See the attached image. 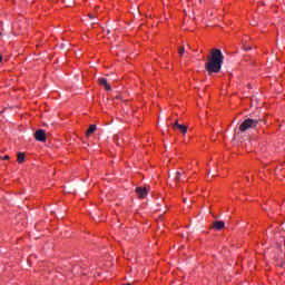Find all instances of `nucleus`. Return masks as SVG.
Segmentation results:
<instances>
[{
  "mask_svg": "<svg viewBox=\"0 0 285 285\" xmlns=\"http://www.w3.org/2000/svg\"><path fill=\"white\" fill-rule=\"evenodd\" d=\"M222 66H224V53L219 49H212L210 53L207 56V62L205 63V70L209 75L217 73L222 71Z\"/></svg>",
  "mask_w": 285,
  "mask_h": 285,
  "instance_id": "f257e3e1",
  "label": "nucleus"
},
{
  "mask_svg": "<svg viewBox=\"0 0 285 285\" xmlns=\"http://www.w3.org/2000/svg\"><path fill=\"white\" fill-rule=\"evenodd\" d=\"M262 121H264L262 118H247L240 124L239 131L246 132V130L257 128Z\"/></svg>",
  "mask_w": 285,
  "mask_h": 285,
  "instance_id": "f03ea898",
  "label": "nucleus"
},
{
  "mask_svg": "<svg viewBox=\"0 0 285 285\" xmlns=\"http://www.w3.org/2000/svg\"><path fill=\"white\" fill-rule=\"evenodd\" d=\"M35 139L36 141H41V142L46 141V139H48V137L46 136V130L43 129L36 130Z\"/></svg>",
  "mask_w": 285,
  "mask_h": 285,
  "instance_id": "7ed1b4c3",
  "label": "nucleus"
},
{
  "mask_svg": "<svg viewBox=\"0 0 285 285\" xmlns=\"http://www.w3.org/2000/svg\"><path fill=\"white\" fill-rule=\"evenodd\" d=\"M174 130H180V132H183V135H186V132H188V127H186L185 125H179V121H175V124L173 125Z\"/></svg>",
  "mask_w": 285,
  "mask_h": 285,
  "instance_id": "20e7f679",
  "label": "nucleus"
},
{
  "mask_svg": "<svg viewBox=\"0 0 285 285\" xmlns=\"http://www.w3.org/2000/svg\"><path fill=\"white\" fill-rule=\"evenodd\" d=\"M136 194L140 199H144L146 195H148V189H146V187H138L136 188Z\"/></svg>",
  "mask_w": 285,
  "mask_h": 285,
  "instance_id": "39448f33",
  "label": "nucleus"
},
{
  "mask_svg": "<svg viewBox=\"0 0 285 285\" xmlns=\"http://www.w3.org/2000/svg\"><path fill=\"white\" fill-rule=\"evenodd\" d=\"M98 83H99V86H104L105 90H112L110 85H108V79H106V78H99Z\"/></svg>",
  "mask_w": 285,
  "mask_h": 285,
  "instance_id": "423d86ee",
  "label": "nucleus"
},
{
  "mask_svg": "<svg viewBox=\"0 0 285 285\" xmlns=\"http://www.w3.org/2000/svg\"><path fill=\"white\" fill-rule=\"evenodd\" d=\"M226 224L223 220H216L214 222V228L215 230H222Z\"/></svg>",
  "mask_w": 285,
  "mask_h": 285,
  "instance_id": "0eeeda50",
  "label": "nucleus"
},
{
  "mask_svg": "<svg viewBox=\"0 0 285 285\" xmlns=\"http://www.w3.org/2000/svg\"><path fill=\"white\" fill-rule=\"evenodd\" d=\"M95 130H97V125H90L86 131L87 137H90V135H92V132H95Z\"/></svg>",
  "mask_w": 285,
  "mask_h": 285,
  "instance_id": "6e6552de",
  "label": "nucleus"
},
{
  "mask_svg": "<svg viewBox=\"0 0 285 285\" xmlns=\"http://www.w3.org/2000/svg\"><path fill=\"white\" fill-rule=\"evenodd\" d=\"M26 161V155L23 153L18 154V163L23 164Z\"/></svg>",
  "mask_w": 285,
  "mask_h": 285,
  "instance_id": "1a4fd4ad",
  "label": "nucleus"
},
{
  "mask_svg": "<svg viewBox=\"0 0 285 285\" xmlns=\"http://www.w3.org/2000/svg\"><path fill=\"white\" fill-rule=\"evenodd\" d=\"M181 180V173L180 171H176V176L174 177V181H180Z\"/></svg>",
  "mask_w": 285,
  "mask_h": 285,
  "instance_id": "9d476101",
  "label": "nucleus"
},
{
  "mask_svg": "<svg viewBox=\"0 0 285 285\" xmlns=\"http://www.w3.org/2000/svg\"><path fill=\"white\" fill-rule=\"evenodd\" d=\"M185 52H186V48H184V47L178 48V53L180 55V57H184Z\"/></svg>",
  "mask_w": 285,
  "mask_h": 285,
  "instance_id": "9b49d317",
  "label": "nucleus"
},
{
  "mask_svg": "<svg viewBox=\"0 0 285 285\" xmlns=\"http://www.w3.org/2000/svg\"><path fill=\"white\" fill-rule=\"evenodd\" d=\"M89 19H95V16L92 13L88 14Z\"/></svg>",
  "mask_w": 285,
  "mask_h": 285,
  "instance_id": "f8f14e48",
  "label": "nucleus"
},
{
  "mask_svg": "<svg viewBox=\"0 0 285 285\" xmlns=\"http://www.w3.org/2000/svg\"><path fill=\"white\" fill-rule=\"evenodd\" d=\"M252 49H253L252 47L244 46V50H252Z\"/></svg>",
  "mask_w": 285,
  "mask_h": 285,
  "instance_id": "ddd939ff",
  "label": "nucleus"
},
{
  "mask_svg": "<svg viewBox=\"0 0 285 285\" xmlns=\"http://www.w3.org/2000/svg\"><path fill=\"white\" fill-rule=\"evenodd\" d=\"M1 61H3V56H1V53H0V63H1Z\"/></svg>",
  "mask_w": 285,
  "mask_h": 285,
  "instance_id": "4468645a",
  "label": "nucleus"
},
{
  "mask_svg": "<svg viewBox=\"0 0 285 285\" xmlns=\"http://www.w3.org/2000/svg\"><path fill=\"white\" fill-rule=\"evenodd\" d=\"M3 159H10V156L7 155V156L3 157Z\"/></svg>",
  "mask_w": 285,
  "mask_h": 285,
  "instance_id": "2eb2a0df",
  "label": "nucleus"
}]
</instances>
